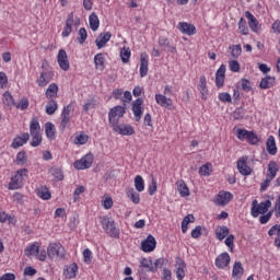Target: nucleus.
Wrapping results in <instances>:
<instances>
[{
	"mask_svg": "<svg viewBox=\"0 0 280 280\" xmlns=\"http://www.w3.org/2000/svg\"><path fill=\"white\" fill-rule=\"evenodd\" d=\"M113 130L122 135V137H130L135 135V128L131 125H114Z\"/></svg>",
	"mask_w": 280,
	"mask_h": 280,
	"instance_id": "f8f14e48",
	"label": "nucleus"
},
{
	"mask_svg": "<svg viewBox=\"0 0 280 280\" xmlns=\"http://www.w3.org/2000/svg\"><path fill=\"white\" fill-rule=\"evenodd\" d=\"M269 237H280V224L271 226L268 231Z\"/></svg>",
	"mask_w": 280,
	"mask_h": 280,
	"instance_id": "6e6d98bb",
	"label": "nucleus"
},
{
	"mask_svg": "<svg viewBox=\"0 0 280 280\" xmlns=\"http://www.w3.org/2000/svg\"><path fill=\"white\" fill-rule=\"evenodd\" d=\"M89 142V137L84 133L78 135L74 138L75 145H85Z\"/></svg>",
	"mask_w": 280,
	"mask_h": 280,
	"instance_id": "09e8293b",
	"label": "nucleus"
},
{
	"mask_svg": "<svg viewBox=\"0 0 280 280\" xmlns=\"http://www.w3.org/2000/svg\"><path fill=\"white\" fill-rule=\"evenodd\" d=\"M73 25L74 26L80 25V19H78V18L74 19L73 18V13H70L68 15L67 21H66V26H65V28H63V31L61 33V36L63 38H69L71 32H73Z\"/></svg>",
	"mask_w": 280,
	"mask_h": 280,
	"instance_id": "423d86ee",
	"label": "nucleus"
},
{
	"mask_svg": "<svg viewBox=\"0 0 280 280\" xmlns=\"http://www.w3.org/2000/svg\"><path fill=\"white\" fill-rule=\"evenodd\" d=\"M57 62L62 71H69V57L67 56V51L65 49H60L58 51Z\"/></svg>",
	"mask_w": 280,
	"mask_h": 280,
	"instance_id": "9b49d317",
	"label": "nucleus"
},
{
	"mask_svg": "<svg viewBox=\"0 0 280 280\" xmlns=\"http://www.w3.org/2000/svg\"><path fill=\"white\" fill-rule=\"evenodd\" d=\"M219 100L220 102L223 103H230L231 102V94L226 93V92H222L219 94Z\"/></svg>",
	"mask_w": 280,
	"mask_h": 280,
	"instance_id": "338daca9",
	"label": "nucleus"
},
{
	"mask_svg": "<svg viewBox=\"0 0 280 280\" xmlns=\"http://www.w3.org/2000/svg\"><path fill=\"white\" fill-rule=\"evenodd\" d=\"M259 141H260L259 136H257V133L253 131H249V133L247 135V142L250 143V145H257Z\"/></svg>",
	"mask_w": 280,
	"mask_h": 280,
	"instance_id": "3c124183",
	"label": "nucleus"
},
{
	"mask_svg": "<svg viewBox=\"0 0 280 280\" xmlns=\"http://www.w3.org/2000/svg\"><path fill=\"white\" fill-rule=\"evenodd\" d=\"M245 16L248 20V25L253 32H259V21L257 18L250 13V11L245 12Z\"/></svg>",
	"mask_w": 280,
	"mask_h": 280,
	"instance_id": "b1692460",
	"label": "nucleus"
},
{
	"mask_svg": "<svg viewBox=\"0 0 280 280\" xmlns=\"http://www.w3.org/2000/svg\"><path fill=\"white\" fill-rule=\"evenodd\" d=\"M270 207H272V201H270V199H267L260 203L257 200H254L250 209L252 218H259V215H264V213H268V209Z\"/></svg>",
	"mask_w": 280,
	"mask_h": 280,
	"instance_id": "f03ea898",
	"label": "nucleus"
},
{
	"mask_svg": "<svg viewBox=\"0 0 280 280\" xmlns=\"http://www.w3.org/2000/svg\"><path fill=\"white\" fill-rule=\"evenodd\" d=\"M18 165H26L27 163V153L25 151H20L16 154L15 161Z\"/></svg>",
	"mask_w": 280,
	"mask_h": 280,
	"instance_id": "37998d69",
	"label": "nucleus"
},
{
	"mask_svg": "<svg viewBox=\"0 0 280 280\" xmlns=\"http://www.w3.org/2000/svg\"><path fill=\"white\" fill-rule=\"evenodd\" d=\"M89 22L92 32H97V30H100V18H97V14L92 13L89 18Z\"/></svg>",
	"mask_w": 280,
	"mask_h": 280,
	"instance_id": "7c9ffc66",
	"label": "nucleus"
},
{
	"mask_svg": "<svg viewBox=\"0 0 280 280\" xmlns=\"http://www.w3.org/2000/svg\"><path fill=\"white\" fill-rule=\"evenodd\" d=\"M226 75V67L222 65L215 73V85L218 89H222L224 86V78Z\"/></svg>",
	"mask_w": 280,
	"mask_h": 280,
	"instance_id": "6ab92c4d",
	"label": "nucleus"
},
{
	"mask_svg": "<svg viewBox=\"0 0 280 280\" xmlns=\"http://www.w3.org/2000/svg\"><path fill=\"white\" fill-rule=\"evenodd\" d=\"M241 89H243V91H245L246 93H250V91H253V85L250 84V81H248L247 79H242Z\"/></svg>",
	"mask_w": 280,
	"mask_h": 280,
	"instance_id": "13d9d810",
	"label": "nucleus"
},
{
	"mask_svg": "<svg viewBox=\"0 0 280 280\" xmlns=\"http://www.w3.org/2000/svg\"><path fill=\"white\" fill-rule=\"evenodd\" d=\"M198 91L201 93L202 100H206L207 96L209 95V90L207 89V78L200 77Z\"/></svg>",
	"mask_w": 280,
	"mask_h": 280,
	"instance_id": "a878e982",
	"label": "nucleus"
},
{
	"mask_svg": "<svg viewBox=\"0 0 280 280\" xmlns=\"http://www.w3.org/2000/svg\"><path fill=\"white\" fill-rule=\"evenodd\" d=\"M266 148L268 154H271V156H275L277 154V142L275 141V137H269L266 142Z\"/></svg>",
	"mask_w": 280,
	"mask_h": 280,
	"instance_id": "bb28decb",
	"label": "nucleus"
},
{
	"mask_svg": "<svg viewBox=\"0 0 280 280\" xmlns=\"http://www.w3.org/2000/svg\"><path fill=\"white\" fill-rule=\"evenodd\" d=\"M47 255L50 259L54 257H65V247L60 243H50L47 247Z\"/></svg>",
	"mask_w": 280,
	"mask_h": 280,
	"instance_id": "39448f33",
	"label": "nucleus"
},
{
	"mask_svg": "<svg viewBox=\"0 0 280 280\" xmlns=\"http://www.w3.org/2000/svg\"><path fill=\"white\" fill-rule=\"evenodd\" d=\"M154 248H156V240L154 238V236L149 235L147 240L141 243V249L143 250V253H152Z\"/></svg>",
	"mask_w": 280,
	"mask_h": 280,
	"instance_id": "ddd939ff",
	"label": "nucleus"
},
{
	"mask_svg": "<svg viewBox=\"0 0 280 280\" xmlns=\"http://www.w3.org/2000/svg\"><path fill=\"white\" fill-rule=\"evenodd\" d=\"M195 218L192 214L186 215L182 221V233H187V230L189 229V224L194 222Z\"/></svg>",
	"mask_w": 280,
	"mask_h": 280,
	"instance_id": "ea45409f",
	"label": "nucleus"
},
{
	"mask_svg": "<svg viewBox=\"0 0 280 280\" xmlns=\"http://www.w3.org/2000/svg\"><path fill=\"white\" fill-rule=\"evenodd\" d=\"M240 56H242V46L234 45L232 47V58H240Z\"/></svg>",
	"mask_w": 280,
	"mask_h": 280,
	"instance_id": "e2e57ef3",
	"label": "nucleus"
},
{
	"mask_svg": "<svg viewBox=\"0 0 280 280\" xmlns=\"http://www.w3.org/2000/svg\"><path fill=\"white\" fill-rule=\"evenodd\" d=\"M155 102L159 106H162V108L170 109L172 106H174L172 98L165 96V94H155Z\"/></svg>",
	"mask_w": 280,
	"mask_h": 280,
	"instance_id": "a211bd4d",
	"label": "nucleus"
},
{
	"mask_svg": "<svg viewBox=\"0 0 280 280\" xmlns=\"http://www.w3.org/2000/svg\"><path fill=\"white\" fill-rule=\"evenodd\" d=\"M250 131L246 129H236V137L240 139V141H245V139H248V135Z\"/></svg>",
	"mask_w": 280,
	"mask_h": 280,
	"instance_id": "4d7b16f0",
	"label": "nucleus"
},
{
	"mask_svg": "<svg viewBox=\"0 0 280 280\" xmlns=\"http://www.w3.org/2000/svg\"><path fill=\"white\" fill-rule=\"evenodd\" d=\"M127 197L129 198L130 201L133 202V205H139L141 201V198L139 197V192L135 191V188H129L127 190Z\"/></svg>",
	"mask_w": 280,
	"mask_h": 280,
	"instance_id": "f704fd0d",
	"label": "nucleus"
},
{
	"mask_svg": "<svg viewBox=\"0 0 280 280\" xmlns=\"http://www.w3.org/2000/svg\"><path fill=\"white\" fill-rule=\"evenodd\" d=\"M270 218H272V211H269L268 213L262 214L259 218L260 224H268V222H270Z\"/></svg>",
	"mask_w": 280,
	"mask_h": 280,
	"instance_id": "69168bd1",
	"label": "nucleus"
},
{
	"mask_svg": "<svg viewBox=\"0 0 280 280\" xmlns=\"http://www.w3.org/2000/svg\"><path fill=\"white\" fill-rule=\"evenodd\" d=\"M124 115H126V107L116 106V107L112 108L108 114L109 124L113 127L117 126V124H119V119H121V117H124Z\"/></svg>",
	"mask_w": 280,
	"mask_h": 280,
	"instance_id": "20e7f679",
	"label": "nucleus"
},
{
	"mask_svg": "<svg viewBox=\"0 0 280 280\" xmlns=\"http://www.w3.org/2000/svg\"><path fill=\"white\" fill-rule=\"evenodd\" d=\"M37 196L42 198V200H49V198H51V192H49L48 187H40L37 189Z\"/></svg>",
	"mask_w": 280,
	"mask_h": 280,
	"instance_id": "79ce46f5",
	"label": "nucleus"
},
{
	"mask_svg": "<svg viewBox=\"0 0 280 280\" xmlns=\"http://www.w3.org/2000/svg\"><path fill=\"white\" fill-rule=\"evenodd\" d=\"M27 141H30V133H22L21 136L14 138V140L11 144V148L16 150V148H21V147L25 145V143H27Z\"/></svg>",
	"mask_w": 280,
	"mask_h": 280,
	"instance_id": "4be33fe9",
	"label": "nucleus"
},
{
	"mask_svg": "<svg viewBox=\"0 0 280 280\" xmlns=\"http://www.w3.org/2000/svg\"><path fill=\"white\" fill-rule=\"evenodd\" d=\"M229 68H230V71H233V73H240V69H241L240 61L231 60L229 62Z\"/></svg>",
	"mask_w": 280,
	"mask_h": 280,
	"instance_id": "bf43d9fd",
	"label": "nucleus"
},
{
	"mask_svg": "<svg viewBox=\"0 0 280 280\" xmlns=\"http://www.w3.org/2000/svg\"><path fill=\"white\" fill-rule=\"evenodd\" d=\"M176 187H177V191L182 198L189 197V194H190L189 187H187V184L185 183V180H183V179L177 180Z\"/></svg>",
	"mask_w": 280,
	"mask_h": 280,
	"instance_id": "393cba45",
	"label": "nucleus"
},
{
	"mask_svg": "<svg viewBox=\"0 0 280 280\" xmlns=\"http://www.w3.org/2000/svg\"><path fill=\"white\" fill-rule=\"evenodd\" d=\"M135 188L141 192L145 189V182L143 180V177L141 175H137L135 177Z\"/></svg>",
	"mask_w": 280,
	"mask_h": 280,
	"instance_id": "4c0bfd02",
	"label": "nucleus"
},
{
	"mask_svg": "<svg viewBox=\"0 0 280 280\" xmlns=\"http://www.w3.org/2000/svg\"><path fill=\"white\" fill-rule=\"evenodd\" d=\"M278 172H279V166L276 164V162H270L269 165H268L267 176H270L271 178H275V176H277Z\"/></svg>",
	"mask_w": 280,
	"mask_h": 280,
	"instance_id": "de8ad7c7",
	"label": "nucleus"
},
{
	"mask_svg": "<svg viewBox=\"0 0 280 280\" xmlns=\"http://www.w3.org/2000/svg\"><path fill=\"white\" fill-rule=\"evenodd\" d=\"M30 106V101L27 98H22L18 104H15V107L20 110H26Z\"/></svg>",
	"mask_w": 280,
	"mask_h": 280,
	"instance_id": "680f3d73",
	"label": "nucleus"
},
{
	"mask_svg": "<svg viewBox=\"0 0 280 280\" xmlns=\"http://www.w3.org/2000/svg\"><path fill=\"white\" fill-rule=\"evenodd\" d=\"M69 121H71V105H67L62 109L61 122H60L61 130H65V128H67V126H69Z\"/></svg>",
	"mask_w": 280,
	"mask_h": 280,
	"instance_id": "dca6fc26",
	"label": "nucleus"
},
{
	"mask_svg": "<svg viewBox=\"0 0 280 280\" xmlns=\"http://www.w3.org/2000/svg\"><path fill=\"white\" fill-rule=\"evenodd\" d=\"M89 37L88 33H86V28L82 27L79 30V37H78V43L80 45H84V43L86 42V38Z\"/></svg>",
	"mask_w": 280,
	"mask_h": 280,
	"instance_id": "5fc2aeb1",
	"label": "nucleus"
},
{
	"mask_svg": "<svg viewBox=\"0 0 280 280\" xmlns=\"http://www.w3.org/2000/svg\"><path fill=\"white\" fill-rule=\"evenodd\" d=\"M143 98H137L132 103L131 110L133 113L135 121H141V117L143 115Z\"/></svg>",
	"mask_w": 280,
	"mask_h": 280,
	"instance_id": "9d476101",
	"label": "nucleus"
},
{
	"mask_svg": "<svg viewBox=\"0 0 280 280\" xmlns=\"http://www.w3.org/2000/svg\"><path fill=\"white\" fill-rule=\"evenodd\" d=\"M233 200V194L229 191H220L215 198V203L220 205L221 207H224L229 205Z\"/></svg>",
	"mask_w": 280,
	"mask_h": 280,
	"instance_id": "4468645a",
	"label": "nucleus"
},
{
	"mask_svg": "<svg viewBox=\"0 0 280 280\" xmlns=\"http://www.w3.org/2000/svg\"><path fill=\"white\" fill-rule=\"evenodd\" d=\"M100 222L102 225V229L105 230V233L109 235V237L118 238L119 237V228H117V223H115V220L113 218H109L108 215L100 217Z\"/></svg>",
	"mask_w": 280,
	"mask_h": 280,
	"instance_id": "f257e3e1",
	"label": "nucleus"
},
{
	"mask_svg": "<svg viewBox=\"0 0 280 280\" xmlns=\"http://www.w3.org/2000/svg\"><path fill=\"white\" fill-rule=\"evenodd\" d=\"M31 137H32V141H31L32 148H38V145L43 143V136L40 133H33L31 135Z\"/></svg>",
	"mask_w": 280,
	"mask_h": 280,
	"instance_id": "49530a36",
	"label": "nucleus"
},
{
	"mask_svg": "<svg viewBox=\"0 0 280 280\" xmlns=\"http://www.w3.org/2000/svg\"><path fill=\"white\" fill-rule=\"evenodd\" d=\"M211 172H213L211 164L207 163L206 165L200 166L199 174L201 176H211Z\"/></svg>",
	"mask_w": 280,
	"mask_h": 280,
	"instance_id": "8fccbe9b",
	"label": "nucleus"
},
{
	"mask_svg": "<svg viewBox=\"0 0 280 280\" xmlns=\"http://www.w3.org/2000/svg\"><path fill=\"white\" fill-rule=\"evenodd\" d=\"M231 264V256L229 253L220 254L215 259V266L223 269Z\"/></svg>",
	"mask_w": 280,
	"mask_h": 280,
	"instance_id": "aec40b11",
	"label": "nucleus"
},
{
	"mask_svg": "<svg viewBox=\"0 0 280 280\" xmlns=\"http://www.w3.org/2000/svg\"><path fill=\"white\" fill-rule=\"evenodd\" d=\"M110 38H113V34H110V32L101 33L95 39L97 49H104V47H106V43H108Z\"/></svg>",
	"mask_w": 280,
	"mask_h": 280,
	"instance_id": "2eb2a0df",
	"label": "nucleus"
},
{
	"mask_svg": "<svg viewBox=\"0 0 280 280\" xmlns=\"http://www.w3.org/2000/svg\"><path fill=\"white\" fill-rule=\"evenodd\" d=\"M165 264V258H159L156 259L153 265L150 267L151 272H156L159 268H163V265Z\"/></svg>",
	"mask_w": 280,
	"mask_h": 280,
	"instance_id": "603ef678",
	"label": "nucleus"
},
{
	"mask_svg": "<svg viewBox=\"0 0 280 280\" xmlns=\"http://www.w3.org/2000/svg\"><path fill=\"white\" fill-rule=\"evenodd\" d=\"M238 30L241 34H243L244 36H248V26H246V21L244 20V18H241L238 21Z\"/></svg>",
	"mask_w": 280,
	"mask_h": 280,
	"instance_id": "864d4df0",
	"label": "nucleus"
},
{
	"mask_svg": "<svg viewBox=\"0 0 280 280\" xmlns=\"http://www.w3.org/2000/svg\"><path fill=\"white\" fill-rule=\"evenodd\" d=\"M103 207H104V209H106V210L113 209V198H110V197H105V199L103 200Z\"/></svg>",
	"mask_w": 280,
	"mask_h": 280,
	"instance_id": "774afa93",
	"label": "nucleus"
},
{
	"mask_svg": "<svg viewBox=\"0 0 280 280\" xmlns=\"http://www.w3.org/2000/svg\"><path fill=\"white\" fill-rule=\"evenodd\" d=\"M2 102L4 106H9L12 108V106H15L16 103H14V97L10 92H5L2 96Z\"/></svg>",
	"mask_w": 280,
	"mask_h": 280,
	"instance_id": "c9c22d12",
	"label": "nucleus"
},
{
	"mask_svg": "<svg viewBox=\"0 0 280 280\" xmlns=\"http://www.w3.org/2000/svg\"><path fill=\"white\" fill-rule=\"evenodd\" d=\"M84 186H79L75 190H74V194H73V201L74 202H78V200H80V194H84Z\"/></svg>",
	"mask_w": 280,
	"mask_h": 280,
	"instance_id": "0e129e2a",
	"label": "nucleus"
},
{
	"mask_svg": "<svg viewBox=\"0 0 280 280\" xmlns=\"http://www.w3.org/2000/svg\"><path fill=\"white\" fill-rule=\"evenodd\" d=\"M104 54H97L94 57V65H95V69H97L98 71H104Z\"/></svg>",
	"mask_w": 280,
	"mask_h": 280,
	"instance_id": "72a5a7b5",
	"label": "nucleus"
},
{
	"mask_svg": "<svg viewBox=\"0 0 280 280\" xmlns=\"http://www.w3.org/2000/svg\"><path fill=\"white\" fill-rule=\"evenodd\" d=\"M177 30H179L182 34H186V36H194V34H196V26L187 22H179L177 25Z\"/></svg>",
	"mask_w": 280,
	"mask_h": 280,
	"instance_id": "f3484780",
	"label": "nucleus"
},
{
	"mask_svg": "<svg viewBox=\"0 0 280 280\" xmlns=\"http://www.w3.org/2000/svg\"><path fill=\"white\" fill-rule=\"evenodd\" d=\"M49 82H51V72H42L37 78L38 86H47Z\"/></svg>",
	"mask_w": 280,
	"mask_h": 280,
	"instance_id": "cd10ccee",
	"label": "nucleus"
},
{
	"mask_svg": "<svg viewBox=\"0 0 280 280\" xmlns=\"http://www.w3.org/2000/svg\"><path fill=\"white\" fill-rule=\"evenodd\" d=\"M148 67H149L148 54L142 52L140 55V75H141V78H145V75H148Z\"/></svg>",
	"mask_w": 280,
	"mask_h": 280,
	"instance_id": "5701e85b",
	"label": "nucleus"
},
{
	"mask_svg": "<svg viewBox=\"0 0 280 280\" xmlns=\"http://www.w3.org/2000/svg\"><path fill=\"white\" fill-rule=\"evenodd\" d=\"M58 96V84L51 83L46 90L47 100H55Z\"/></svg>",
	"mask_w": 280,
	"mask_h": 280,
	"instance_id": "c85d7f7f",
	"label": "nucleus"
},
{
	"mask_svg": "<svg viewBox=\"0 0 280 280\" xmlns=\"http://www.w3.org/2000/svg\"><path fill=\"white\" fill-rule=\"evenodd\" d=\"M91 165H93V154L92 153L85 154L83 158H81L80 160H77L73 163L74 170H89V167H91Z\"/></svg>",
	"mask_w": 280,
	"mask_h": 280,
	"instance_id": "0eeeda50",
	"label": "nucleus"
},
{
	"mask_svg": "<svg viewBox=\"0 0 280 280\" xmlns=\"http://www.w3.org/2000/svg\"><path fill=\"white\" fill-rule=\"evenodd\" d=\"M30 171L27 168L18 170L15 175L11 177L9 189H21L23 187V178L27 177Z\"/></svg>",
	"mask_w": 280,
	"mask_h": 280,
	"instance_id": "7ed1b4c3",
	"label": "nucleus"
},
{
	"mask_svg": "<svg viewBox=\"0 0 280 280\" xmlns=\"http://www.w3.org/2000/svg\"><path fill=\"white\" fill-rule=\"evenodd\" d=\"M40 247H38V244L37 243H35V244H33V245H30V246H27L26 247V249H25V255L27 256V257H36V255H38V249H39Z\"/></svg>",
	"mask_w": 280,
	"mask_h": 280,
	"instance_id": "58836bf2",
	"label": "nucleus"
},
{
	"mask_svg": "<svg viewBox=\"0 0 280 280\" xmlns=\"http://www.w3.org/2000/svg\"><path fill=\"white\" fill-rule=\"evenodd\" d=\"M215 235H217V240H220L222 242V240H224V237L229 235V228L218 226L215 229Z\"/></svg>",
	"mask_w": 280,
	"mask_h": 280,
	"instance_id": "e433bc0d",
	"label": "nucleus"
},
{
	"mask_svg": "<svg viewBox=\"0 0 280 280\" xmlns=\"http://www.w3.org/2000/svg\"><path fill=\"white\" fill-rule=\"evenodd\" d=\"M93 259V252L91 249L86 248L83 250V261L85 264H91V260Z\"/></svg>",
	"mask_w": 280,
	"mask_h": 280,
	"instance_id": "052dcab7",
	"label": "nucleus"
},
{
	"mask_svg": "<svg viewBox=\"0 0 280 280\" xmlns=\"http://www.w3.org/2000/svg\"><path fill=\"white\" fill-rule=\"evenodd\" d=\"M275 86V78L266 77L260 81V89H272Z\"/></svg>",
	"mask_w": 280,
	"mask_h": 280,
	"instance_id": "a19ab883",
	"label": "nucleus"
},
{
	"mask_svg": "<svg viewBox=\"0 0 280 280\" xmlns=\"http://www.w3.org/2000/svg\"><path fill=\"white\" fill-rule=\"evenodd\" d=\"M130 56H131L130 48H128V47L121 48V50H120V58H121V61H122L125 65H126L127 62H129Z\"/></svg>",
	"mask_w": 280,
	"mask_h": 280,
	"instance_id": "a18cd8bd",
	"label": "nucleus"
},
{
	"mask_svg": "<svg viewBox=\"0 0 280 280\" xmlns=\"http://www.w3.org/2000/svg\"><path fill=\"white\" fill-rule=\"evenodd\" d=\"M242 275H244V267H242V262H235L232 271L233 279H242Z\"/></svg>",
	"mask_w": 280,
	"mask_h": 280,
	"instance_id": "c756f323",
	"label": "nucleus"
},
{
	"mask_svg": "<svg viewBox=\"0 0 280 280\" xmlns=\"http://www.w3.org/2000/svg\"><path fill=\"white\" fill-rule=\"evenodd\" d=\"M56 110H58V102L50 100L46 105V113L47 115H54Z\"/></svg>",
	"mask_w": 280,
	"mask_h": 280,
	"instance_id": "c03bdc74",
	"label": "nucleus"
},
{
	"mask_svg": "<svg viewBox=\"0 0 280 280\" xmlns=\"http://www.w3.org/2000/svg\"><path fill=\"white\" fill-rule=\"evenodd\" d=\"M45 133L48 139H56V126H54L51 122H46Z\"/></svg>",
	"mask_w": 280,
	"mask_h": 280,
	"instance_id": "2f4dec72",
	"label": "nucleus"
},
{
	"mask_svg": "<svg viewBox=\"0 0 280 280\" xmlns=\"http://www.w3.org/2000/svg\"><path fill=\"white\" fill-rule=\"evenodd\" d=\"M78 275V264L73 262L69 266H66V268L63 269V277H66V279H75Z\"/></svg>",
	"mask_w": 280,
	"mask_h": 280,
	"instance_id": "412c9836",
	"label": "nucleus"
},
{
	"mask_svg": "<svg viewBox=\"0 0 280 280\" xmlns=\"http://www.w3.org/2000/svg\"><path fill=\"white\" fill-rule=\"evenodd\" d=\"M30 132L31 135H40V124L37 118H32L30 124Z\"/></svg>",
	"mask_w": 280,
	"mask_h": 280,
	"instance_id": "473e14b6",
	"label": "nucleus"
},
{
	"mask_svg": "<svg viewBox=\"0 0 280 280\" xmlns=\"http://www.w3.org/2000/svg\"><path fill=\"white\" fill-rule=\"evenodd\" d=\"M185 270H187V265H185V261L180 257H177L175 259V268H174L176 279L178 280L185 279Z\"/></svg>",
	"mask_w": 280,
	"mask_h": 280,
	"instance_id": "6e6552de",
	"label": "nucleus"
},
{
	"mask_svg": "<svg viewBox=\"0 0 280 280\" xmlns=\"http://www.w3.org/2000/svg\"><path fill=\"white\" fill-rule=\"evenodd\" d=\"M248 158L244 156L238 159L236 165H237V170L240 172V174H242V176H250V174H253V168H250V166H248Z\"/></svg>",
	"mask_w": 280,
	"mask_h": 280,
	"instance_id": "1a4fd4ad",
	"label": "nucleus"
}]
</instances>
